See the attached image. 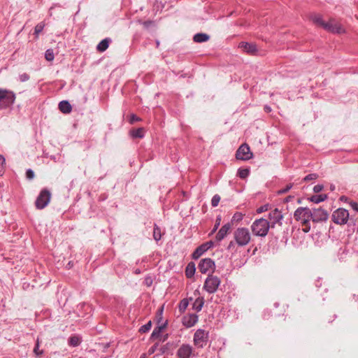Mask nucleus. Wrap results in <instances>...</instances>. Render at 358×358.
Listing matches in <instances>:
<instances>
[{
  "instance_id": "obj_4",
  "label": "nucleus",
  "mask_w": 358,
  "mask_h": 358,
  "mask_svg": "<svg viewBox=\"0 0 358 358\" xmlns=\"http://www.w3.org/2000/svg\"><path fill=\"white\" fill-rule=\"evenodd\" d=\"M15 100V95L13 92L0 89V108H6L11 106Z\"/></svg>"
},
{
  "instance_id": "obj_43",
  "label": "nucleus",
  "mask_w": 358,
  "mask_h": 358,
  "mask_svg": "<svg viewBox=\"0 0 358 358\" xmlns=\"http://www.w3.org/2000/svg\"><path fill=\"white\" fill-rule=\"evenodd\" d=\"M141 118L137 117L134 114H131L129 118V122L130 124H134L135 122L140 121Z\"/></svg>"
},
{
  "instance_id": "obj_7",
  "label": "nucleus",
  "mask_w": 358,
  "mask_h": 358,
  "mask_svg": "<svg viewBox=\"0 0 358 358\" xmlns=\"http://www.w3.org/2000/svg\"><path fill=\"white\" fill-rule=\"evenodd\" d=\"M50 198L51 194L49 190L47 189L41 190L35 202L36 208L39 210L43 209L50 203Z\"/></svg>"
},
{
  "instance_id": "obj_25",
  "label": "nucleus",
  "mask_w": 358,
  "mask_h": 358,
  "mask_svg": "<svg viewBox=\"0 0 358 358\" xmlns=\"http://www.w3.org/2000/svg\"><path fill=\"white\" fill-rule=\"evenodd\" d=\"M327 198L326 194L313 195L310 197V201L313 203H318L324 201Z\"/></svg>"
},
{
  "instance_id": "obj_35",
  "label": "nucleus",
  "mask_w": 358,
  "mask_h": 358,
  "mask_svg": "<svg viewBox=\"0 0 358 358\" xmlns=\"http://www.w3.org/2000/svg\"><path fill=\"white\" fill-rule=\"evenodd\" d=\"M151 327H152V323H151V321H150L147 324H145L143 326H142L140 328L139 331L141 333H145V332L148 331L150 329Z\"/></svg>"
},
{
  "instance_id": "obj_45",
  "label": "nucleus",
  "mask_w": 358,
  "mask_h": 358,
  "mask_svg": "<svg viewBox=\"0 0 358 358\" xmlns=\"http://www.w3.org/2000/svg\"><path fill=\"white\" fill-rule=\"evenodd\" d=\"M29 79V76L27 73H22L20 75V80L21 82L27 81Z\"/></svg>"
},
{
  "instance_id": "obj_39",
  "label": "nucleus",
  "mask_w": 358,
  "mask_h": 358,
  "mask_svg": "<svg viewBox=\"0 0 358 358\" xmlns=\"http://www.w3.org/2000/svg\"><path fill=\"white\" fill-rule=\"evenodd\" d=\"M188 306V301L187 299H182L179 306V308L180 311H185L187 307Z\"/></svg>"
},
{
  "instance_id": "obj_46",
  "label": "nucleus",
  "mask_w": 358,
  "mask_h": 358,
  "mask_svg": "<svg viewBox=\"0 0 358 358\" xmlns=\"http://www.w3.org/2000/svg\"><path fill=\"white\" fill-rule=\"evenodd\" d=\"M322 189H323V185H317L313 187V191L315 193H318V192H321L322 190Z\"/></svg>"
},
{
  "instance_id": "obj_53",
  "label": "nucleus",
  "mask_w": 358,
  "mask_h": 358,
  "mask_svg": "<svg viewBox=\"0 0 358 358\" xmlns=\"http://www.w3.org/2000/svg\"><path fill=\"white\" fill-rule=\"evenodd\" d=\"M156 44H157V47H158V46L159 45V41H157V42H156Z\"/></svg>"
},
{
  "instance_id": "obj_13",
  "label": "nucleus",
  "mask_w": 358,
  "mask_h": 358,
  "mask_svg": "<svg viewBox=\"0 0 358 358\" xmlns=\"http://www.w3.org/2000/svg\"><path fill=\"white\" fill-rule=\"evenodd\" d=\"M215 268L214 262L210 258L203 259L199 264V270L202 273L212 272Z\"/></svg>"
},
{
  "instance_id": "obj_44",
  "label": "nucleus",
  "mask_w": 358,
  "mask_h": 358,
  "mask_svg": "<svg viewBox=\"0 0 358 358\" xmlns=\"http://www.w3.org/2000/svg\"><path fill=\"white\" fill-rule=\"evenodd\" d=\"M220 221H221V217L220 216H218L216 219V221H215V224L214 226V228L212 230V234H213L218 228L220 224Z\"/></svg>"
},
{
  "instance_id": "obj_41",
  "label": "nucleus",
  "mask_w": 358,
  "mask_h": 358,
  "mask_svg": "<svg viewBox=\"0 0 358 358\" xmlns=\"http://www.w3.org/2000/svg\"><path fill=\"white\" fill-rule=\"evenodd\" d=\"M268 210V205L266 204V205L262 206L259 208H258L257 209V213H262L263 212L267 211Z\"/></svg>"
},
{
  "instance_id": "obj_23",
  "label": "nucleus",
  "mask_w": 358,
  "mask_h": 358,
  "mask_svg": "<svg viewBox=\"0 0 358 358\" xmlns=\"http://www.w3.org/2000/svg\"><path fill=\"white\" fill-rule=\"evenodd\" d=\"M203 303L204 299L203 297L197 298L193 303V309L197 312H199L202 309Z\"/></svg>"
},
{
  "instance_id": "obj_36",
  "label": "nucleus",
  "mask_w": 358,
  "mask_h": 358,
  "mask_svg": "<svg viewBox=\"0 0 358 358\" xmlns=\"http://www.w3.org/2000/svg\"><path fill=\"white\" fill-rule=\"evenodd\" d=\"M34 352L37 356H41L43 353V350H39V339L38 338H37L36 343V345H35L34 349Z\"/></svg>"
},
{
  "instance_id": "obj_14",
  "label": "nucleus",
  "mask_w": 358,
  "mask_h": 358,
  "mask_svg": "<svg viewBox=\"0 0 358 358\" xmlns=\"http://www.w3.org/2000/svg\"><path fill=\"white\" fill-rule=\"evenodd\" d=\"M324 29L334 34H342L345 32V29L341 24L334 20H330L328 22H326Z\"/></svg>"
},
{
  "instance_id": "obj_40",
  "label": "nucleus",
  "mask_w": 358,
  "mask_h": 358,
  "mask_svg": "<svg viewBox=\"0 0 358 358\" xmlns=\"http://www.w3.org/2000/svg\"><path fill=\"white\" fill-rule=\"evenodd\" d=\"M34 172L31 169H28L26 171V177L28 180H32L34 178Z\"/></svg>"
},
{
  "instance_id": "obj_27",
  "label": "nucleus",
  "mask_w": 358,
  "mask_h": 358,
  "mask_svg": "<svg viewBox=\"0 0 358 358\" xmlns=\"http://www.w3.org/2000/svg\"><path fill=\"white\" fill-rule=\"evenodd\" d=\"M166 324H162L159 327H157L154 329V331L152 333L151 337L152 338H158L160 336V334L162 332V330L165 328Z\"/></svg>"
},
{
  "instance_id": "obj_30",
  "label": "nucleus",
  "mask_w": 358,
  "mask_h": 358,
  "mask_svg": "<svg viewBox=\"0 0 358 358\" xmlns=\"http://www.w3.org/2000/svg\"><path fill=\"white\" fill-rule=\"evenodd\" d=\"M45 27V23L43 22H41L36 24L34 29V34L36 35V37L38 38V34L42 32L43 28Z\"/></svg>"
},
{
  "instance_id": "obj_32",
  "label": "nucleus",
  "mask_w": 358,
  "mask_h": 358,
  "mask_svg": "<svg viewBox=\"0 0 358 358\" xmlns=\"http://www.w3.org/2000/svg\"><path fill=\"white\" fill-rule=\"evenodd\" d=\"M243 214H242L240 212H236V213H234V215L232 217L231 223L239 222L243 220Z\"/></svg>"
},
{
  "instance_id": "obj_49",
  "label": "nucleus",
  "mask_w": 358,
  "mask_h": 358,
  "mask_svg": "<svg viewBox=\"0 0 358 358\" xmlns=\"http://www.w3.org/2000/svg\"><path fill=\"white\" fill-rule=\"evenodd\" d=\"M235 246V243L234 241H231L227 247L228 250H230L231 248Z\"/></svg>"
},
{
  "instance_id": "obj_9",
  "label": "nucleus",
  "mask_w": 358,
  "mask_h": 358,
  "mask_svg": "<svg viewBox=\"0 0 358 358\" xmlns=\"http://www.w3.org/2000/svg\"><path fill=\"white\" fill-rule=\"evenodd\" d=\"M253 157L252 152L247 143L242 144L236 151V157L237 159L246 161L252 159Z\"/></svg>"
},
{
  "instance_id": "obj_50",
  "label": "nucleus",
  "mask_w": 358,
  "mask_h": 358,
  "mask_svg": "<svg viewBox=\"0 0 358 358\" xmlns=\"http://www.w3.org/2000/svg\"><path fill=\"white\" fill-rule=\"evenodd\" d=\"M152 23L151 21H145L143 22L145 27H148Z\"/></svg>"
},
{
  "instance_id": "obj_28",
  "label": "nucleus",
  "mask_w": 358,
  "mask_h": 358,
  "mask_svg": "<svg viewBox=\"0 0 358 358\" xmlns=\"http://www.w3.org/2000/svg\"><path fill=\"white\" fill-rule=\"evenodd\" d=\"M153 238L157 241L160 240L162 238L161 229L157 224H155L154 226Z\"/></svg>"
},
{
  "instance_id": "obj_55",
  "label": "nucleus",
  "mask_w": 358,
  "mask_h": 358,
  "mask_svg": "<svg viewBox=\"0 0 358 358\" xmlns=\"http://www.w3.org/2000/svg\"><path fill=\"white\" fill-rule=\"evenodd\" d=\"M150 351L151 352H154V349H150Z\"/></svg>"
},
{
  "instance_id": "obj_15",
  "label": "nucleus",
  "mask_w": 358,
  "mask_h": 358,
  "mask_svg": "<svg viewBox=\"0 0 358 358\" xmlns=\"http://www.w3.org/2000/svg\"><path fill=\"white\" fill-rule=\"evenodd\" d=\"M231 227V224L230 223H227L224 224L220 229L218 231L217 234L215 236V239L217 241H221L223 240L227 235L229 234Z\"/></svg>"
},
{
  "instance_id": "obj_37",
  "label": "nucleus",
  "mask_w": 358,
  "mask_h": 358,
  "mask_svg": "<svg viewBox=\"0 0 358 358\" xmlns=\"http://www.w3.org/2000/svg\"><path fill=\"white\" fill-rule=\"evenodd\" d=\"M220 201V196L218 194H215L213 196L211 200V205L213 207H216Z\"/></svg>"
},
{
  "instance_id": "obj_42",
  "label": "nucleus",
  "mask_w": 358,
  "mask_h": 358,
  "mask_svg": "<svg viewBox=\"0 0 358 358\" xmlns=\"http://www.w3.org/2000/svg\"><path fill=\"white\" fill-rule=\"evenodd\" d=\"M292 187V184L287 185L285 188L281 189L278 191V194H285Z\"/></svg>"
},
{
  "instance_id": "obj_2",
  "label": "nucleus",
  "mask_w": 358,
  "mask_h": 358,
  "mask_svg": "<svg viewBox=\"0 0 358 358\" xmlns=\"http://www.w3.org/2000/svg\"><path fill=\"white\" fill-rule=\"evenodd\" d=\"M270 227V223L267 220L260 218L252 224L251 230L254 235L264 237L267 235Z\"/></svg>"
},
{
  "instance_id": "obj_29",
  "label": "nucleus",
  "mask_w": 358,
  "mask_h": 358,
  "mask_svg": "<svg viewBox=\"0 0 358 358\" xmlns=\"http://www.w3.org/2000/svg\"><path fill=\"white\" fill-rule=\"evenodd\" d=\"M80 343V339L78 336H73L70 337L69 344L71 346H78Z\"/></svg>"
},
{
  "instance_id": "obj_33",
  "label": "nucleus",
  "mask_w": 358,
  "mask_h": 358,
  "mask_svg": "<svg viewBox=\"0 0 358 358\" xmlns=\"http://www.w3.org/2000/svg\"><path fill=\"white\" fill-rule=\"evenodd\" d=\"M5 169L6 159L2 155H0V175H2L4 173Z\"/></svg>"
},
{
  "instance_id": "obj_51",
  "label": "nucleus",
  "mask_w": 358,
  "mask_h": 358,
  "mask_svg": "<svg viewBox=\"0 0 358 358\" xmlns=\"http://www.w3.org/2000/svg\"><path fill=\"white\" fill-rule=\"evenodd\" d=\"M162 311H163V307H162L161 309L159 310L160 315H162Z\"/></svg>"
},
{
  "instance_id": "obj_1",
  "label": "nucleus",
  "mask_w": 358,
  "mask_h": 358,
  "mask_svg": "<svg viewBox=\"0 0 358 358\" xmlns=\"http://www.w3.org/2000/svg\"><path fill=\"white\" fill-rule=\"evenodd\" d=\"M312 210L308 208L299 207L294 213V219L300 222L304 228L303 231L308 233L310 229L309 221L311 219Z\"/></svg>"
},
{
  "instance_id": "obj_16",
  "label": "nucleus",
  "mask_w": 358,
  "mask_h": 358,
  "mask_svg": "<svg viewBox=\"0 0 358 358\" xmlns=\"http://www.w3.org/2000/svg\"><path fill=\"white\" fill-rule=\"evenodd\" d=\"M198 321V316L195 314H189L182 317V324L186 327H193Z\"/></svg>"
},
{
  "instance_id": "obj_47",
  "label": "nucleus",
  "mask_w": 358,
  "mask_h": 358,
  "mask_svg": "<svg viewBox=\"0 0 358 358\" xmlns=\"http://www.w3.org/2000/svg\"><path fill=\"white\" fill-rule=\"evenodd\" d=\"M203 245H205L206 246V250H208V249H210L213 245V241H208V242H206L205 243L203 244Z\"/></svg>"
},
{
  "instance_id": "obj_8",
  "label": "nucleus",
  "mask_w": 358,
  "mask_h": 358,
  "mask_svg": "<svg viewBox=\"0 0 358 358\" xmlns=\"http://www.w3.org/2000/svg\"><path fill=\"white\" fill-rule=\"evenodd\" d=\"M349 219V213L345 209L340 208L336 210L332 214V220L338 224H345Z\"/></svg>"
},
{
  "instance_id": "obj_3",
  "label": "nucleus",
  "mask_w": 358,
  "mask_h": 358,
  "mask_svg": "<svg viewBox=\"0 0 358 358\" xmlns=\"http://www.w3.org/2000/svg\"><path fill=\"white\" fill-rule=\"evenodd\" d=\"M236 243L241 247L247 245L251 240V234L248 228L238 227L234 232Z\"/></svg>"
},
{
  "instance_id": "obj_18",
  "label": "nucleus",
  "mask_w": 358,
  "mask_h": 358,
  "mask_svg": "<svg viewBox=\"0 0 358 358\" xmlns=\"http://www.w3.org/2000/svg\"><path fill=\"white\" fill-rule=\"evenodd\" d=\"M110 42L111 39L109 38H106L102 40L96 46L97 51L99 52H103L106 50Z\"/></svg>"
},
{
  "instance_id": "obj_48",
  "label": "nucleus",
  "mask_w": 358,
  "mask_h": 358,
  "mask_svg": "<svg viewBox=\"0 0 358 358\" xmlns=\"http://www.w3.org/2000/svg\"><path fill=\"white\" fill-rule=\"evenodd\" d=\"M350 206L353 210L358 212V203L357 202H351Z\"/></svg>"
},
{
  "instance_id": "obj_31",
  "label": "nucleus",
  "mask_w": 358,
  "mask_h": 358,
  "mask_svg": "<svg viewBox=\"0 0 358 358\" xmlns=\"http://www.w3.org/2000/svg\"><path fill=\"white\" fill-rule=\"evenodd\" d=\"M250 173V170L248 169H239L238 171V176L244 179L248 176Z\"/></svg>"
},
{
  "instance_id": "obj_11",
  "label": "nucleus",
  "mask_w": 358,
  "mask_h": 358,
  "mask_svg": "<svg viewBox=\"0 0 358 358\" xmlns=\"http://www.w3.org/2000/svg\"><path fill=\"white\" fill-rule=\"evenodd\" d=\"M328 217L327 211L322 208H315L312 210L311 220L314 222L326 221Z\"/></svg>"
},
{
  "instance_id": "obj_24",
  "label": "nucleus",
  "mask_w": 358,
  "mask_h": 358,
  "mask_svg": "<svg viewBox=\"0 0 358 358\" xmlns=\"http://www.w3.org/2000/svg\"><path fill=\"white\" fill-rule=\"evenodd\" d=\"M205 248L206 246L203 245V244L199 246L193 252L192 257L194 259H198L206 251H207Z\"/></svg>"
},
{
  "instance_id": "obj_54",
  "label": "nucleus",
  "mask_w": 358,
  "mask_h": 358,
  "mask_svg": "<svg viewBox=\"0 0 358 358\" xmlns=\"http://www.w3.org/2000/svg\"><path fill=\"white\" fill-rule=\"evenodd\" d=\"M291 198V196H289L286 199V201H288L289 200V199Z\"/></svg>"
},
{
  "instance_id": "obj_56",
  "label": "nucleus",
  "mask_w": 358,
  "mask_h": 358,
  "mask_svg": "<svg viewBox=\"0 0 358 358\" xmlns=\"http://www.w3.org/2000/svg\"><path fill=\"white\" fill-rule=\"evenodd\" d=\"M357 233H358V227H357Z\"/></svg>"
},
{
  "instance_id": "obj_26",
  "label": "nucleus",
  "mask_w": 358,
  "mask_h": 358,
  "mask_svg": "<svg viewBox=\"0 0 358 358\" xmlns=\"http://www.w3.org/2000/svg\"><path fill=\"white\" fill-rule=\"evenodd\" d=\"M313 22L319 25V26H321L322 27L324 28L326 22H324L321 17V15H313L312 17H311Z\"/></svg>"
},
{
  "instance_id": "obj_52",
  "label": "nucleus",
  "mask_w": 358,
  "mask_h": 358,
  "mask_svg": "<svg viewBox=\"0 0 358 358\" xmlns=\"http://www.w3.org/2000/svg\"><path fill=\"white\" fill-rule=\"evenodd\" d=\"M265 109H266L267 111H270V108H269V107H265Z\"/></svg>"
},
{
  "instance_id": "obj_12",
  "label": "nucleus",
  "mask_w": 358,
  "mask_h": 358,
  "mask_svg": "<svg viewBox=\"0 0 358 358\" xmlns=\"http://www.w3.org/2000/svg\"><path fill=\"white\" fill-rule=\"evenodd\" d=\"M283 218V215L282 212L280 211L278 208H275L271 210L268 214V219L270 220V227L271 228H273L275 224H278L280 225L282 224L281 220Z\"/></svg>"
},
{
  "instance_id": "obj_10",
  "label": "nucleus",
  "mask_w": 358,
  "mask_h": 358,
  "mask_svg": "<svg viewBox=\"0 0 358 358\" xmlns=\"http://www.w3.org/2000/svg\"><path fill=\"white\" fill-rule=\"evenodd\" d=\"M194 355V349L189 344L181 345L176 352L178 358H191Z\"/></svg>"
},
{
  "instance_id": "obj_5",
  "label": "nucleus",
  "mask_w": 358,
  "mask_h": 358,
  "mask_svg": "<svg viewBox=\"0 0 358 358\" xmlns=\"http://www.w3.org/2000/svg\"><path fill=\"white\" fill-rule=\"evenodd\" d=\"M194 345L199 348H203L207 345L208 333L203 329H198L194 335Z\"/></svg>"
},
{
  "instance_id": "obj_20",
  "label": "nucleus",
  "mask_w": 358,
  "mask_h": 358,
  "mask_svg": "<svg viewBox=\"0 0 358 358\" xmlns=\"http://www.w3.org/2000/svg\"><path fill=\"white\" fill-rule=\"evenodd\" d=\"M210 38L209 35L204 33H198L195 34L193 37V41L195 43H203L208 41Z\"/></svg>"
},
{
  "instance_id": "obj_22",
  "label": "nucleus",
  "mask_w": 358,
  "mask_h": 358,
  "mask_svg": "<svg viewBox=\"0 0 358 358\" xmlns=\"http://www.w3.org/2000/svg\"><path fill=\"white\" fill-rule=\"evenodd\" d=\"M130 134L133 138H141L144 136L145 130L143 127H140L131 130Z\"/></svg>"
},
{
  "instance_id": "obj_34",
  "label": "nucleus",
  "mask_w": 358,
  "mask_h": 358,
  "mask_svg": "<svg viewBox=\"0 0 358 358\" xmlns=\"http://www.w3.org/2000/svg\"><path fill=\"white\" fill-rule=\"evenodd\" d=\"M45 57L46 60L52 62L55 58L53 50L51 49L47 50L45 53Z\"/></svg>"
},
{
  "instance_id": "obj_17",
  "label": "nucleus",
  "mask_w": 358,
  "mask_h": 358,
  "mask_svg": "<svg viewBox=\"0 0 358 358\" xmlns=\"http://www.w3.org/2000/svg\"><path fill=\"white\" fill-rule=\"evenodd\" d=\"M239 48H242L245 52L251 55H255L257 52V46L254 43L241 42L239 44Z\"/></svg>"
},
{
  "instance_id": "obj_19",
  "label": "nucleus",
  "mask_w": 358,
  "mask_h": 358,
  "mask_svg": "<svg viewBox=\"0 0 358 358\" xmlns=\"http://www.w3.org/2000/svg\"><path fill=\"white\" fill-rule=\"evenodd\" d=\"M59 109L63 113L67 114L71 111L72 107H71V104L67 101H62L59 103Z\"/></svg>"
},
{
  "instance_id": "obj_6",
  "label": "nucleus",
  "mask_w": 358,
  "mask_h": 358,
  "mask_svg": "<svg viewBox=\"0 0 358 358\" xmlns=\"http://www.w3.org/2000/svg\"><path fill=\"white\" fill-rule=\"evenodd\" d=\"M220 278L217 276L209 275L205 280L203 289L209 294L215 293L220 285Z\"/></svg>"
},
{
  "instance_id": "obj_21",
  "label": "nucleus",
  "mask_w": 358,
  "mask_h": 358,
  "mask_svg": "<svg viewBox=\"0 0 358 358\" xmlns=\"http://www.w3.org/2000/svg\"><path fill=\"white\" fill-rule=\"evenodd\" d=\"M196 268L195 264L193 262H190L187 264L185 269V275L187 278H191L195 273Z\"/></svg>"
},
{
  "instance_id": "obj_38",
  "label": "nucleus",
  "mask_w": 358,
  "mask_h": 358,
  "mask_svg": "<svg viewBox=\"0 0 358 358\" xmlns=\"http://www.w3.org/2000/svg\"><path fill=\"white\" fill-rule=\"evenodd\" d=\"M317 178H318V175L317 174H316V173H310V174H308V176H306L303 178V181L308 182V181H310V180H316Z\"/></svg>"
}]
</instances>
